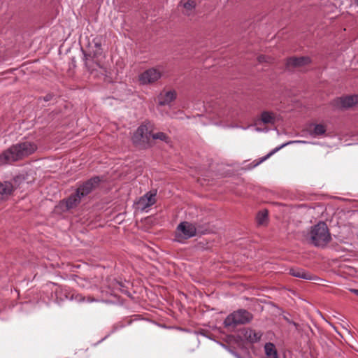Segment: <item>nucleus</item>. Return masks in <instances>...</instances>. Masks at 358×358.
I'll use <instances>...</instances> for the list:
<instances>
[{
	"label": "nucleus",
	"mask_w": 358,
	"mask_h": 358,
	"mask_svg": "<svg viewBox=\"0 0 358 358\" xmlns=\"http://www.w3.org/2000/svg\"><path fill=\"white\" fill-rule=\"evenodd\" d=\"M37 145L34 142L25 141L10 146L0 155V164H6L22 159L34 153Z\"/></svg>",
	"instance_id": "obj_1"
},
{
	"label": "nucleus",
	"mask_w": 358,
	"mask_h": 358,
	"mask_svg": "<svg viewBox=\"0 0 358 358\" xmlns=\"http://www.w3.org/2000/svg\"><path fill=\"white\" fill-rule=\"evenodd\" d=\"M308 243L318 248H324L331 241V234L327 224L320 222L310 227L308 233Z\"/></svg>",
	"instance_id": "obj_2"
},
{
	"label": "nucleus",
	"mask_w": 358,
	"mask_h": 358,
	"mask_svg": "<svg viewBox=\"0 0 358 358\" xmlns=\"http://www.w3.org/2000/svg\"><path fill=\"white\" fill-rule=\"evenodd\" d=\"M85 66L87 71L94 77L100 75H105L107 73V68L99 56H94L92 53H87L82 49Z\"/></svg>",
	"instance_id": "obj_3"
},
{
	"label": "nucleus",
	"mask_w": 358,
	"mask_h": 358,
	"mask_svg": "<svg viewBox=\"0 0 358 358\" xmlns=\"http://www.w3.org/2000/svg\"><path fill=\"white\" fill-rule=\"evenodd\" d=\"M253 319V315L245 309H238L230 313L224 320L227 328L234 329L238 325L250 323Z\"/></svg>",
	"instance_id": "obj_4"
},
{
	"label": "nucleus",
	"mask_w": 358,
	"mask_h": 358,
	"mask_svg": "<svg viewBox=\"0 0 358 358\" xmlns=\"http://www.w3.org/2000/svg\"><path fill=\"white\" fill-rule=\"evenodd\" d=\"M134 145L140 149H147L152 146L151 131L147 124L140 125L131 138Z\"/></svg>",
	"instance_id": "obj_5"
},
{
	"label": "nucleus",
	"mask_w": 358,
	"mask_h": 358,
	"mask_svg": "<svg viewBox=\"0 0 358 358\" xmlns=\"http://www.w3.org/2000/svg\"><path fill=\"white\" fill-rule=\"evenodd\" d=\"M175 239L178 242H182L196 235L195 224L189 222H181L176 227Z\"/></svg>",
	"instance_id": "obj_6"
},
{
	"label": "nucleus",
	"mask_w": 358,
	"mask_h": 358,
	"mask_svg": "<svg viewBox=\"0 0 358 358\" xmlns=\"http://www.w3.org/2000/svg\"><path fill=\"white\" fill-rule=\"evenodd\" d=\"M103 180V178L99 176H94L87 181L80 183L76 190L83 198L90 194Z\"/></svg>",
	"instance_id": "obj_7"
},
{
	"label": "nucleus",
	"mask_w": 358,
	"mask_h": 358,
	"mask_svg": "<svg viewBox=\"0 0 358 358\" xmlns=\"http://www.w3.org/2000/svg\"><path fill=\"white\" fill-rule=\"evenodd\" d=\"M162 76V73L157 69H149L138 76V80L141 85H145L152 84L157 81Z\"/></svg>",
	"instance_id": "obj_8"
},
{
	"label": "nucleus",
	"mask_w": 358,
	"mask_h": 358,
	"mask_svg": "<svg viewBox=\"0 0 358 358\" xmlns=\"http://www.w3.org/2000/svg\"><path fill=\"white\" fill-rule=\"evenodd\" d=\"M263 333L251 328H243L240 330V337L250 343H255L260 341Z\"/></svg>",
	"instance_id": "obj_9"
},
{
	"label": "nucleus",
	"mask_w": 358,
	"mask_h": 358,
	"mask_svg": "<svg viewBox=\"0 0 358 358\" xmlns=\"http://www.w3.org/2000/svg\"><path fill=\"white\" fill-rule=\"evenodd\" d=\"M335 106L339 108L352 107L358 103V95H350L338 98L334 101Z\"/></svg>",
	"instance_id": "obj_10"
},
{
	"label": "nucleus",
	"mask_w": 358,
	"mask_h": 358,
	"mask_svg": "<svg viewBox=\"0 0 358 358\" xmlns=\"http://www.w3.org/2000/svg\"><path fill=\"white\" fill-rule=\"evenodd\" d=\"M310 63L311 59L309 57H292L287 59L286 67L287 69L302 67Z\"/></svg>",
	"instance_id": "obj_11"
},
{
	"label": "nucleus",
	"mask_w": 358,
	"mask_h": 358,
	"mask_svg": "<svg viewBox=\"0 0 358 358\" xmlns=\"http://www.w3.org/2000/svg\"><path fill=\"white\" fill-rule=\"evenodd\" d=\"M155 196L156 193H153L152 192H147L145 195L139 199L138 205L143 210L152 206L156 202Z\"/></svg>",
	"instance_id": "obj_12"
},
{
	"label": "nucleus",
	"mask_w": 358,
	"mask_h": 358,
	"mask_svg": "<svg viewBox=\"0 0 358 358\" xmlns=\"http://www.w3.org/2000/svg\"><path fill=\"white\" fill-rule=\"evenodd\" d=\"M176 96L177 94L175 90H170L160 93V94L158 96L159 105H169L170 103H171L176 99Z\"/></svg>",
	"instance_id": "obj_13"
},
{
	"label": "nucleus",
	"mask_w": 358,
	"mask_h": 358,
	"mask_svg": "<svg viewBox=\"0 0 358 358\" xmlns=\"http://www.w3.org/2000/svg\"><path fill=\"white\" fill-rule=\"evenodd\" d=\"M306 143V142L304 141H291L287 142L285 143H283L281 145L272 150L266 155L259 159L258 161H255L254 162H255V164H254V166H257L259 165L263 162L266 161L267 159H268L270 157H271L273 155H274L275 152H277L278 150H280V149H282V148L285 147L287 145L293 144V143Z\"/></svg>",
	"instance_id": "obj_14"
},
{
	"label": "nucleus",
	"mask_w": 358,
	"mask_h": 358,
	"mask_svg": "<svg viewBox=\"0 0 358 358\" xmlns=\"http://www.w3.org/2000/svg\"><path fill=\"white\" fill-rule=\"evenodd\" d=\"M14 190L13 186L10 182L0 183V202L7 200Z\"/></svg>",
	"instance_id": "obj_15"
},
{
	"label": "nucleus",
	"mask_w": 358,
	"mask_h": 358,
	"mask_svg": "<svg viewBox=\"0 0 358 358\" xmlns=\"http://www.w3.org/2000/svg\"><path fill=\"white\" fill-rule=\"evenodd\" d=\"M82 196H80L77 190L74 194H71L66 200L63 201L65 203L66 210L72 209L76 207L82 199Z\"/></svg>",
	"instance_id": "obj_16"
},
{
	"label": "nucleus",
	"mask_w": 358,
	"mask_h": 358,
	"mask_svg": "<svg viewBox=\"0 0 358 358\" xmlns=\"http://www.w3.org/2000/svg\"><path fill=\"white\" fill-rule=\"evenodd\" d=\"M289 273L296 278L312 280L315 279V277L312 275L310 273L306 272L305 270L300 268H290Z\"/></svg>",
	"instance_id": "obj_17"
},
{
	"label": "nucleus",
	"mask_w": 358,
	"mask_h": 358,
	"mask_svg": "<svg viewBox=\"0 0 358 358\" xmlns=\"http://www.w3.org/2000/svg\"><path fill=\"white\" fill-rule=\"evenodd\" d=\"M264 351L267 358H278V352L273 343H266L264 345Z\"/></svg>",
	"instance_id": "obj_18"
},
{
	"label": "nucleus",
	"mask_w": 358,
	"mask_h": 358,
	"mask_svg": "<svg viewBox=\"0 0 358 358\" xmlns=\"http://www.w3.org/2000/svg\"><path fill=\"white\" fill-rule=\"evenodd\" d=\"M260 120L264 124H273L275 122V114L270 111H263L260 115Z\"/></svg>",
	"instance_id": "obj_19"
},
{
	"label": "nucleus",
	"mask_w": 358,
	"mask_h": 358,
	"mask_svg": "<svg viewBox=\"0 0 358 358\" xmlns=\"http://www.w3.org/2000/svg\"><path fill=\"white\" fill-rule=\"evenodd\" d=\"M196 5V2L194 0H188L187 2L182 3V6L185 9L182 11L183 14L187 16L191 15L194 13Z\"/></svg>",
	"instance_id": "obj_20"
},
{
	"label": "nucleus",
	"mask_w": 358,
	"mask_h": 358,
	"mask_svg": "<svg viewBox=\"0 0 358 358\" xmlns=\"http://www.w3.org/2000/svg\"><path fill=\"white\" fill-rule=\"evenodd\" d=\"M327 131L326 126L322 124H314L313 130L310 131V134L314 136H319L324 134Z\"/></svg>",
	"instance_id": "obj_21"
},
{
	"label": "nucleus",
	"mask_w": 358,
	"mask_h": 358,
	"mask_svg": "<svg viewBox=\"0 0 358 358\" xmlns=\"http://www.w3.org/2000/svg\"><path fill=\"white\" fill-rule=\"evenodd\" d=\"M94 43V46L95 48V50H93L90 53H92V55L94 56H102V48H101V39L98 37L95 38L92 41Z\"/></svg>",
	"instance_id": "obj_22"
},
{
	"label": "nucleus",
	"mask_w": 358,
	"mask_h": 358,
	"mask_svg": "<svg viewBox=\"0 0 358 358\" xmlns=\"http://www.w3.org/2000/svg\"><path fill=\"white\" fill-rule=\"evenodd\" d=\"M256 220L259 225L265 224L268 220V211L266 210L259 211L257 215Z\"/></svg>",
	"instance_id": "obj_23"
},
{
	"label": "nucleus",
	"mask_w": 358,
	"mask_h": 358,
	"mask_svg": "<svg viewBox=\"0 0 358 358\" xmlns=\"http://www.w3.org/2000/svg\"><path fill=\"white\" fill-rule=\"evenodd\" d=\"M109 287L113 290H120L121 292L124 291L123 288L124 287L123 282L116 279L111 280Z\"/></svg>",
	"instance_id": "obj_24"
},
{
	"label": "nucleus",
	"mask_w": 358,
	"mask_h": 358,
	"mask_svg": "<svg viewBox=\"0 0 358 358\" xmlns=\"http://www.w3.org/2000/svg\"><path fill=\"white\" fill-rule=\"evenodd\" d=\"M151 138L154 140H161L166 143L169 142V137L164 132H157L156 134H151Z\"/></svg>",
	"instance_id": "obj_25"
},
{
	"label": "nucleus",
	"mask_w": 358,
	"mask_h": 358,
	"mask_svg": "<svg viewBox=\"0 0 358 358\" xmlns=\"http://www.w3.org/2000/svg\"><path fill=\"white\" fill-rule=\"evenodd\" d=\"M270 59L271 58L270 57H268L265 55H259L257 57V60L259 63H263V62H270Z\"/></svg>",
	"instance_id": "obj_26"
},
{
	"label": "nucleus",
	"mask_w": 358,
	"mask_h": 358,
	"mask_svg": "<svg viewBox=\"0 0 358 358\" xmlns=\"http://www.w3.org/2000/svg\"><path fill=\"white\" fill-rule=\"evenodd\" d=\"M52 97V95L48 94V95H46L45 96L43 97V100L45 101H48L51 100Z\"/></svg>",
	"instance_id": "obj_27"
},
{
	"label": "nucleus",
	"mask_w": 358,
	"mask_h": 358,
	"mask_svg": "<svg viewBox=\"0 0 358 358\" xmlns=\"http://www.w3.org/2000/svg\"><path fill=\"white\" fill-rule=\"evenodd\" d=\"M350 291L352 293H354L355 294H356L357 296H358V289H350Z\"/></svg>",
	"instance_id": "obj_28"
},
{
	"label": "nucleus",
	"mask_w": 358,
	"mask_h": 358,
	"mask_svg": "<svg viewBox=\"0 0 358 358\" xmlns=\"http://www.w3.org/2000/svg\"><path fill=\"white\" fill-rule=\"evenodd\" d=\"M289 323L292 324L294 326L296 327V328H297L298 324H296V322H289Z\"/></svg>",
	"instance_id": "obj_29"
},
{
	"label": "nucleus",
	"mask_w": 358,
	"mask_h": 358,
	"mask_svg": "<svg viewBox=\"0 0 358 358\" xmlns=\"http://www.w3.org/2000/svg\"><path fill=\"white\" fill-rule=\"evenodd\" d=\"M354 2L357 6H358V0H354Z\"/></svg>",
	"instance_id": "obj_30"
},
{
	"label": "nucleus",
	"mask_w": 358,
	"mask_h": 358,
	"mask_svg": "<svg viewBox=\"0 0 358 358\" xmlns=\"http://www.w3.org/2000/svg\"><path fill=\"white\" fill-rule=\"evenodd\" d=\"M238 358H241V357H239V356H238Z\"/></svg>",
	"instance_id": "obj_31"
}]
</instances>
